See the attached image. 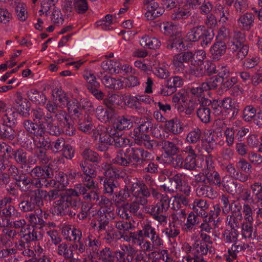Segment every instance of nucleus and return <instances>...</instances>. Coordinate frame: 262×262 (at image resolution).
<instances>
[{
    "instance_id": "nucleus-38",
    "label": "nucleus",
    "mask_w": 262,
    "mask_h": 262,
    "mask_svg": "<svg viewBox=\"0 0 262 262\" xmlns=\"http://www.w3.org/2000/svg\"><path fill=\"white\" fill-rule=\"evenodd\" d=\"M244 35L241 32L235 33L233 38L228 42L229 49L232 52H235L243 44Z\"/></svg>"
},
{
    "instance_id": "nucleus-53",
    "label": "nucleus",
    "mask_w": 262,
    "mask_h": 262,
    "mask_svg": "<svg viewBox=\"0 0 262 262\" xmlns=\"http://www.w3.org/2000/svg\"><path fill=\"white\" fill-rule=\"evenodd\" d=\"M238 232L237 230L226 229L223 233V241L225 243L232 244L237 242Z\"/></svg>"
},
{
    "instance_id": "nucleus-10",
    "label": "nucleus",
    "mask_w": 262,
    "mask_h": 262,
    "mask_svg": "<svg viewBox=\"0 0 262 262\" xmlns=\"http://www.w3.org/2000/svg\"><path fill=\"white\" fill-rule=\"evenodd\" d=\"M164 130L167 135L171 133L174 135L181 134L183 131V125L180 120L177 118L170 120L166 119L164 125Z\"/></svg>"
},
{
    "instance_id": "nucleus-57",
    "label": "nucleus",
    "mask_w": 262,
    "mask_h": 262,
    "mask_svg": "<svg viewBox=\"0 0 262 262\" xmlns=\"http://www.w3.org/2000/svg\"><path fill=\"white\" fill-rule=\"evenodd\" d=\"M236 194L238 195L239 199L241 200L254 204L255 201L250 191L247 188H245L243 185L241 189H237Z\"/></svg>"
},
{
    "instance_id": "nucleus-55",
    "label": "nucleus",
    "mask_w": 262,
    "mask_h": 262,
    "mask_svg": "<svg viewBox=\"0 0 262 262\" xmlns=\"http://www.w3.org/2000/svg\"><path fill=\"white\" fill-rule=\"evenodd\" d=\"M45 124H46V128L50 135L59 136L61 134V129L59 128L57 123L53 118L52 116H51V118L47 121Z\"/></svg>"
},
{
    "instance_id": "nucleus-62",
    "label": "nucleus",
    "mask_w": 262,
    "mask_h": 262,
    "mask_svg": "<svg viewBox=\"0 0 262 262\" xmlns=\"http://www.w3.org/2000/svg\"><path fill=\"white\" fill-rule=\"evenodd\" d=\"M122 102L121 97L117 94H112L104 100V103L110 109L118 106Z\"/></svg>"
},
{
    "instance_id": "nucleus-1",
    "label": "nucleus",
    "mask_w": 262,
    "mask_h": 262,
    "mask_svg": "<svg viewBox=\"0 0 262 262\" xmlns=\"http://www.w3.org/2000/svg\"><path fill=\"white\" fill-rule=\"evenodd\" d=\"M30 174L34 181L35 187L37 189L43 187L53 186L55 185L54 180L48 179L53 176V172L49 167L43 169L40 166H36L31 170Z\"/></svg>"
},
{
    "instance_id": "nucleus-31",
    "label": "nucleus",
    "mask_w": 262,
    "mask_h": 262,
    "mask_svg": "<svg viewBox=\"0 0 262 262\" xmlns=\"http://www.w3.org/2000/svg\"><path fill=\"white\" fill-rule=\"evenodd\" d=\"M35 147L39 150H48L51 147V141L49 137L45 136V134H40L33 138Z\"/></svg>"
},
{
    "instance_id": "nucleus-45",
    "label": "nucleus",
    "mask_w": 262,
    "mask_h": 262,
    "mask_svg": "<svg viewBox=\"0 0 262 262\" xmlns=\"http://www.w3.org/2000/svg\"><path fill=\"white\" fill-rule=\"evenodd\" d=\"M102 168L104 170L103 174L106 177L111 178H119L121 176V171L120 169L111 165L103 163L102 165Z\"/></svg>"
},
{
    "instance_id": "nucleus-36",
    "label": "nucleus",
    "mask_w": 262,
    "mask_h": 262,
    "mask_svg": "<svg viewBox=\"0 0 262 262\" xmlns=\"http://www.w3.org/2000/svg\"><path fill=\"white\" fill-rule=\"evenodd\" d=\"M140 43L144 48L156 49L161 46L160 41L156 37H149L147 35H143L140 39Z\"/></svg>"
},
{
    "instance_id": "nucleus-59",
    "label": "nucleus",
    "mask_w": 262,
    "mask_h": 262,
    "mask_svg": "<svg viewBox=\"0 0 262 262\" xmlns=\"http://www.w3.org/2000/svg\"><path fill=\"white\" fill-rule=\"evenodd\" d=\"M82 156L85 160L93 163H99L101 160L100 156L96 152L90 149H85L82 154Z\"/></svg>"
},
{
    "instance_id": "nucleus-47",
    "label": "nucleus",
    "mask_w": 262,
    "mask_h": 262,
    "mask_svg": "<svg viewBox=\"0 0 262 262\" xmlns=\"http://www.w3.org/2000/svg\"><path fill=\"white\" fill-rule=\"evenodd\" d=\"M254 203L262 201V184L259 182H255L250 186Z\"/></svg>"
},
{
    "instance_id": "nucleus-22",
    "label": "nucleus",
    "mask_w": 262,
    "mask_h": 262,
    "mask_svg": "<svg viewBox=\"0 0 262 262\" xmlns=\"http://www.w3.org/2000/svg\"><path fill=\"white\" fill-rule=\"evenodd\" d=\"M163 203H157L156 205H150L144 207L146 213L150 214L154 217L158 214H161L166 212L169 206L165 200L163 201Z\"/></svg>"
},
{
    "instance_id": "nucleus-61",
    "label": "nucleus",
    "mask_w": 262,
    "mask_h": 262,
    "mask_svg": "<svg viewBox=\"0 0 262 262\" xmlns=\"http://www.w3.org/2000/svg\"><path fill=\"white\" fill-rule=\"evenodd\" d=\"M79 166L83 172V177L95 178L96 176V170L92 168L91 165H89L86 162L81 161L79 163Z\"/></svg>"
},
{
    "instance_id": "nucleus-28",
    "label": "nucleus",
    "mask_w": 262,
    "mask_h": 262,
    "mask_svg": "<svg viewBox=\"0 0 262 262\" xmlns=\"http://www.w3.org/2000/svg\"><path fill=\"white\" fill-rule=\"evenodd\" d=\"M94 135L99 136V142L110 145L113 144V135L107 133V129L104 126H99L94 132Z\"/></svg>"
},
{
    "instance_id": "nucleus-18",
    "label": "nucleus",
    "mask_w": 262,
    "mask_h": 262,
    "mask_svg": "<svg viewBox=\"0 0 262 262\" xmlns=\"http://www.w3.org/2000/svg\"><path fill=\"white\" fill-rule=\"evenodd\" d=\"M254 19L253 13L246 12L237 19V25L242 30L249 31L254 26Z\"/></svg>"
},
{
    "instance_id": "nucleus-34",
    "label": "nucleus",
    "mask_w": 262,
    "mask_h": 262,
    "mask_svg": "<svg viewBox=\"0 0 262 262\" xmlns=\"http://www.w3.org/2000/svg\"><path fill=\"white\" fill-rule=\"evenodd\" d=\"M51 116L50 114L45 115L43 110L39 107H36L31 111L32 120L39 123H42L43 125L47 121L51 118Z\"/></svg>"
},
{
    "instance_id": "nucleus-64",
    "label": "nucleus",
    "mask_w": 262,
    "mask_h": 262,
    "mask_svg": "<svg viewBox=\"0 0 262 262\" xmlns=\"http://www.w3.org/2000/svg\"><path fill=\"white\" fill-rule=\"evenodd\" d=\"M159 253L160 258L165 262H174L175 259L179 256L177 252L172 250L169 252L166 250H160Z\"/></svg>"
},
{
    "instance_id": "nucleus-32",
    "label": "nucleus",
    "mask_w": 262,
    "mask_h": 262,
    "mask_svg": "<svg viewBox=\"0 0 262 262\" xmlns=\"http://www.w3.org/2000/svg\"><path fill=\"white\" fill-rule=\"evenodd\" d=\"M18 186L20 189L24 191H33V189L35 187L34 181L32 179L26 176V174H21L19 178L16 181Z\"/></svg>"
},
{
    "instance_id": "nucleus-4",
    "label": "nucleus",
    "mask_w": 262,
    "mask_h": 262,
    "mask_svg": "<svg viewBox=\"0 0 262 262\" xmlns=\"http://www.w3.org/2000/svg\"><path fill=\"white\" fill-rule=\"evenodd\" d=\"M192 57V52L186 51L176 54L172 59V63L175 70L178 72L183 73L186 69L185 63L190 62Z\"/></svg>"
},
{
    "instance_id": "nucleus-5",
    "label": "nucleus",
    "mask_w": 262,
    "mask_h": 262,
    "mask_svg": "<svg viewBox=\"0 0 262 262\" xmlns=\"http://www.w3.org/2000/svg\"><path fill=\"white\" fill-rule=\"evenodd\" d=\"M241 208V207L239 206L236 210H231V213L228 214L226 218L225 225L231 229L237 230L243 222Z\"/></svg>"
},
{
    "instance_id": "nucleus-49",
    "label": "nucleus",
    "mask_w": 262,
    "mask_h": 262,
    "mask_svg": "<svg viewBox=\"0 0 262 262\" xmlns=\"http://www.w3.org/2000/svg\"><path fill=\"white\" fill-rule=\"evenodd\" d=\"M99 259L102 262H113L115 259V251L111 250L110 248L105 247L97 253Z\"/></svg>"
},
{
    "instance_id": "nucleus-48",
    "label": "nucleus",
    "mask_w": 262,
    "mask_h": 262,
    "mask_svg": "<svg viewBox=\"0 0 262 262\" xmlns=\"http://www.w3.org/2000/svg\"><path fill=\"white\" fill-rule=\"evenodd\" d=\"M42 237V234L40 231L34 228L28 229L26 233L24 235L23 238L27 243L39 241Z\"/></svg>"
},
{
    "instance_id": "nucleus-17",
    "label": "nucleus",
    "mask_w": 262,
    "mask_h": 262,
    "mask_svg": "<svg viewBox=\"0 0 262 262\" xmlns=\"http://www.w3.org/2000/svg\"><path fill=\"white\" fill-rule=\"evenodd\" d=\"M69 212V206L64 192L61 193L59 200L54 203L53 213L55 215H63Z\"/></svg>"
},
{
    "instance_id": "nucleus-58",
    "label": "nucleus",
    "mask_w": 262,
    "mask_h": 262,
    "mask_svg": "<svg viewBox=\"0 0 262 262\" xmlns=\"http://www.w3.org/2000/svg\"><path fill=\"white\" fill-rule=\"evenodd\" d=\"M129 196V190L128 189H123L119 191L113 196V200L115 205L118 206L121 205V203L126 201Z\"/></svg>"
},
{
    "instance_id": "nucleus-24",
    "label": "nucleus",
    "mask_w": 262,
    "mask_h": 262,
    "mask_svg": "<svg viewBox=\"0 0 262 262\" xmlns=\"http://www.w3.org/2000/svg\"><path fill=\"white\" fill-rule=\"evenodd\" d=\"M199 223V219L197 215L193 212H190L187 217L186 222L182 227V230L185 233H191L195 231Z\"/></svg>"
},
{
    "instance_id": "nucleus-23",
    "label": "nucleus",
    "mask_w": 262,
    "mask_h": 262,
    "mask_svg": "<svg viewBox=\"0 0 262 262\" xmlns=\"http://www.w3.org/2000/svg\"><path fill=\"white\" fill-rule=\"evenodd\" d=\"M253 221H243L240 228L243 237L253 239L256 237V230L253 228Z\"/></svg>"
},
{
    "instance_id": "nucleus-7",
    "label": "nucleus",
    "mask_w": 262,
    "mask_h": 262,
    "mask_svg": "<svg viewBox=\"0 0 262 262\" xmlns=\"http://www.w3.org/2000/svg\"><path fill=\"white\" fill-rule=\"evenodd\" d=\"M209 207V205L207 201L198 199H195L193 202L189 205V207L193 210L192 212L198 216L201 217L208 216L207 211Z\"/></svg>"
},
{
    "instance_id": "nucleus-37",
    "label": "nucleus",
    "mask_w": 262,
    "mask_h": 262,
    "mask_svg": "<svg viewBox=\"0 0 262 262\" xmlns=\"http://www.w3.org/2000/svg\"><path fill=\"white\" fill-rule=\"evenodd\" d=\"M166 47L168 49H175L177 51H182L185 47L183 38L179 34L171 36Z\"/></svg>"
},
{
    "instance_id": "nucleus-33",
    "label": "nucleus",
    "mask_w": 262,
    "mask_h": 262,
    "mask_svg": "<svg viewBox=\"0 0 262 262\" xmlns=\"http://www.w3.org/2000/svg\"><path fill=\"white\" fill-rule=\"evenodd\" d=\"M64 238L69 241L76 242L82 239V234L81 230L76 228L66 227L62 231Z\"/></svg>"
},
{
    "instance_id": "nucleus-51",
    "label": "nucleus",
    "mask_w": 262,
    "mask_h": 262,
    "mask_svg": "<svg viewBox=\"0 0 262 262\" xmlns=\"http://www.w3.org/2000/svg\"><path fill=\"white\" fill-rule=\"evenodd\" d=\"M214 11L218 15L220 16V21L222 23H226L229 18L230 15L229 10L227 7L217 4L216 5Z\"/></svg>"
},
{
    "instance_id": "nucleus-6",
    "label": "nucleus",
    "mask_w": 262,
    "mask_h": 262,
    "mask_svg": "<svg viewBox=\"0 0 262 262\" xmlns=\"http://www.w3.org/2000/svg\"><path fill=\"white\" fill-rule=\"evenodd\" d=\"M213 254L215 253L214 249L210 245L199 242L196 239L193 244L192 255L196 257H202L208 253Z\"/></svg>"
},
{
    "instance_id": "nucleus-21",
    "label": "nucleus",
    "mask_w": 262,
    "mask_h": 262,
    "mask_svg": "<svg viewBox=\"0 0 262 262\" xmlns=\"http://www.w3.org/2000/svg\"><path fill=\"white\" fill-rule=\"evenodd\" d=\"M187 91L188 94L192 97L198 98V101L201 103L202 98H205L204 93L208 91V86L205 84L204 82L201 84L188 87Z\"/></svg>"
},
{
    "instance_id": "nucleus-16",
    "label": "nucleus",
    "mask_w": 262,
    "mask_h": 262,
    "mask_svg": "<svg viewBox=\"0 0 262 262\" xmlns=\"http://www.w3.org/2000/svg\"><path fill=\"white\" fill-rule=\"evenodd\" d=\"M146 6V12L145 16L148 20H153L161 16L164 12V9L159 6L156 2H151L148 4H144Z\"/></svg>"
},
{
    "instance_id": "nucleus-15",
    "label": "nucleus",
    "mask_w": 262,
    "mask_h": 262,
    "mask_svg": "<svg viewBox=\"0 0 262 262\" xmlns=\"http://www.w3.org/2000/svg\"><path fill=\"white\" fill-rule=\"evenodd\" d=\"M182 144V141L179 138L174 137L172 141L164 140L162 142V148L165 153L169 156H174L179 152L177 146Z\"/></svg>"
},
{
    "instance_id": "nucleus-35",
    "label": "nucleus",
    "mask_w": 262,
    "mask_h": 262,
    "mask_svg": "<svg viewBox=\"0 0 262 262\" xmlns=\"http://www.w3.org/2000/svg\"><path fill=\"white\" fill-rule=\"evenodd\" d=\"M132 126L133 123L130 118L124 116L118 117L114 124V129L118 130L128 129Z\"/></svg>"
},
{
    "instance_id": "nucleus-63",
    "label": "nucleus",
    "mask_w": 262,
    "mask_h": 262,
    "mask_svg": "<svg viewBox=\"0 0 262 262\" xmlns=\"http://www.w3.org/2000/svg\"><path fill=\"white\" fill-rule=\"evenodd\" d=\"M191 14L187 9L179 8L174 10L171 15V18L174 20L187 19Z\"/></svg>"
},
{
    "instance_id": "nucleus-60",
    "label": "nucleus",
    "mask_w": 262,
    "mask_h": 262,
    "mask_svg": "<svg viewBox=\"0 0 262 262\" xmlns=\"http://www.w3.org/2000/svg\"><path fill=\"white\" fill-rule=\"evenodd\" d=\"M128 158L130 161L132 160L134 162L139 163L141 162V148L136 147H129L126 149Z\"/></svg>"
},
{
    "instance_id": "nucleus-56",
    "label": "nucleus",
    "mask_w": 262,
    "mask_h": 262,
    "mask_svg": "<svg viewBox=\"0 0 262 262\" xmlns=\"http://www.w3.org/2000/svg\"><path fill=\"white\" fill-rule=\"evenodd\" d=\"M220 104L225 110L232 111V116L236 115L238 113V110L236 108L237 105L235 102L230 97L224 99L220 103Z\"/></svg>"
},
{
    "instance_id": "nucleus-2",
    "label": "nucleus",
    "mask_w": 262,
    "mask_h": 262,
    "mask_svg": "<svg viewBox=\"0 0 262 262\" xmlns=\"http://www.w3.org/2000/svg\"><path fill=\"white\" fill-rule=\"evenodd\" d=\"M33 192L30 196H28L27 199L19 203V207L21 211L29 212L37 210L38 212H41L40 208L43 205L42 198H45L47 194V191L37 189Z\"/></svg>"
},
{
    "instance_id": "nucleus-14",
    "label": "nucleus",
    "mask_w": 262,
    "mask_h": 262,
    "mask_svg": "<svg viewBox=\"0 0 262 262\" xmlns=\"http://www.w3.org/2000/svg\"><path fill=\"white\" fill-rule=\"evenodd\" d=\"M195 193L199 197L207 198L211 200L217 196V192L214 188L206 184L199 185L195 189Z\"/></svg>"
},
{
    "instance_id": "nucleus-12",
    "label": "nucleus",
    "mask_w": 262,
    "mask_h": 262,
    "mask_svg": "<svg viewBox=\"0 0 262 262\" xmlns=\"http://www.w3.org/2000/svg\"><path fill=\"white\" fill-rule=\"evenodd\" d=\"M23 126L26 131L35 137L40 134L45 133V127L42 123H38L33 120H25Z\"/></svg>"
},
{
    "instance_id": "nucleus-20",
    "label": "nucleus",
    "mask_w": 262,
    "mask_h": 262,
    "mask_svg": "<svg viewBox=\"0 0 262 262\" xmlns=\"http://www.w3.org/2000/svg\"><path fill=\"white\" fill-rule=\"evenodd\" d=\"M227 46L223 41H215L210 49L212 58L213 60H219L226 53Z\"/></svg>"
},
{
    "instance_id": "nucleus-50",
    "label": "nucleus",
    "mask_w": 262,
    "mask_h": 262,
    "mask_svg": "<svg viewBox=\"0 0 262 262\" xmlns=\"http://www.w3.org/2000/svg\"><path fill=\"white\" fill-rule=\"evenodd\" d=\"M127 156L126 150L124 152L122 150L119 149L117 151L115 158L113 160V162L114 164L126 166L130 163V159L128 158Z\"/></svg>"
},
{
    "instance_id": "nucleus-30",
    "label": "nucleus",
    "mask_w": 262,
    "mask_h": 262,
    "mask_svg": "<svg viewBox=\"0 0 262 262\" xmlns=\"http://www.w3.org/2000/svg\"><path fill=\"white\" fill-rule=\"evenodd\" d=\"M9 157L20 165L22 168H24L27 164V153L22 149H12Z\"/></svg>"
},
{
    "instance_id": "nucleus-44",
    "label": "nucleus",
    "mask_w": 262,
    "mask_h": 262,
    "mask_svg": "<svg viewBox=\"0 0 262 262\" xmlns=\"http://www.w3.org/2000/svg\"><path fill=\"white\" fill-rule=\"evenodd\" d=\"M106 214L96 215L95 219L96 221H92L93 227L98 230V231H101L105 229L106 226L108 224V218Z\"/></svg>"
},
{
    "instance_id": "nucleus-39",
    "label": "nucleus",
    "mask_w": 262,
    "mask_h": 262,
    "mask_svg": "<svg viewBox=\"0 0 262 262\" xmlns=\"http://www.w3.org/2000/svg\"><path fill=\"white\" fill-rule=\"evenodd\" d=\"M143 244L137 245L139 247L140 249L138 250V252L135 255V260L136 261L148 262L150 258H158V256L153 255L155 252H151L150 253L147 254V252L151 251L152 250H146L143 248L144 246H142Z\"/></svg>"
},
{
    "instance_id": "nucleus-54",
    "label": "nucleus",
    "mask_w": 262,
    "mask_h": 262,
    "mask_svg": "<svg viewBox=\"0 0 262 262\" xmlns=\"http://www.w3.org/2000/svg\"><path fill=\"white\" fill-rule=\"evenodd\" d=\"M57 252L59 255H62L65 258H71L74 255L72 245H69L65 243L58 245Z\"/></svg>"
},
{
    "instance_id": "nucleus-3",
    "label": "nucleus",
    "mask_w": 262,
    "mask_h": 262,
    "mask_svg": "<svg viewBox=\"0 0 262 262\" xmlns=\"http://www.w3.org/2000/svg\"><path fill=\"white\" fill-rule=\"evenodd\" d=\"M154 128L152 119L148 118L140 119L139 125L134 130V137L136 141H142L144 139L149 138L147 134L151 131Z\"/></svg>"
},
{
    "instance_id": "nucleus-46",
    "label": "nucleus",
    "mask_w": 262,
    "mask_h": 262,
    "mask_svg": "<svg viewBox=\"0 0 262 262\" xmlns=\"http://www.w3.org/2000/svg\"><path fill=\"white\" fill-rule=\"evenodd\" d=\"M120 62L113 60H107L101 63V67L111 73H119Z\"/></svg>"
},
{
    "instance_id": "nucleus-41",
    "label": "nucleus",
    "mask_w": 262,
    "mask_h": 262,
    "mask_svg": "<svg viewBox=\"0 0 262 262\" xmlns=\"http://www.w3.org/2000/svg\"><path fill=\"white\" fill-rule=\"evenodd\" d=\"M69 113L74 117L81 119L83 116L81 113V110L79 106V103L77 100L74 99L69 101L67 105Z\"/></svg>"
},
{
    "instance_id": "nucleus-9",
    "label": "nucleus",
    "mask_w": 262,
    "mask_h": 262,
    "mask_svg": "<svg viewBox=\"0 0 262 262\" xmlns=\"http://www.w3.org/2000/svg\"><path fill=\"white\" fill-rule=\"evenodd\" d=\"M200 106L197 110V116L201 121L204 123H208L210 120V110L207 107L211 101L209 99L203 98L201 100Z\"/></svg>"
},
{
    "instance_id": "nucleus-29",
    "label": "nucleus",
    "mask_w": 262,
    "mask_h": 262,
    "mask_svg": "<svg viewBox=\"0 0 262 262\" xmlns=\"http://www.w3.org/2000/svg\"><path fill=\"white\" fill-rule=\"evenodd\" d=\"M114 116V112L112 109L107 107L104 108L102 106H98L96 109V116L102 122H107L111 120Z\"/></svg>"
},
{
    "instance_id": "nucleus-11",
    "label": "nucleus",
    "mask_w": 262,
    "mask_h": 262,
    "mask_svg": "<svg viewBox=\"0 0 262 262\" xmlns=\"http://www.w3.org/2000/svg\"><path fill=\"white\" fill-rule=\"evenodd\" d=\"M206 57V53L203 50H198L194 53L192 52L191 63L189 66L190 72L192 75L194 73L195 69L200 68L204 65L205 63L204 60Z\"/></svg>"
},
{
    "instance_id": "nucleus-42",
    "label": "nucleus",
    "mask_w": 262,
    "mask_h": 262,
    "mask_svg": "<svg viewBox=\"0 0 262 262\" xmlns=\"http://www.w3.org/2000/svg\"><path fill=\"white\" fill-rule=\"evenodd\" d=\"M204 172L206 175L207 183L219 187L221 186V178L219 172L215 169Z\"/></svg>"
},
{
    "instance_id": "nucleus-19",
    "label": "nucleus",
    "mask_w": 262,
    "mask_h": 262,
    "mask_svg": "<svg viewBox=\"0 0 262 262\" xmlns=\"http://www.w3.org/2000/svg\"><path fill=\"white\" fill-rule=\"evenodd\" d=\"M150 241H143L142 246L146 250H153L155 248H160L163 246L164 242L160 237L159 234L156 232L148 238Z\"/></svg>"
},
{
    "instance_id": "nucleus-52",
    "label": "nucleus",
    "mask_w": 262,
    "mask_h": 262,
    "mask_svg": "<svg viewBox=\"0 0 262 262\" xmlns=\"http://www.w3.org/2000/svg\"><path fill=\"white\" fill-rule=\"evenodd\" d=\"M119 238H122L126 242L132 243L134 245H138L141 244L138 231L130 232L129 233L124 232L120 234Z\"/></svg>"
},
{
    "instance_id": "nucleus-25",
    "label": "nucleus",
    "mask_w": 262,
    "mask_h": 262,
    "mask_svg": "<svg viewBox=\"0 0 262 262\" xmlns=\"http://www.w3.org/2000/svg\"><path fill=\"white\" fill-rule=\"evenodd\" d=\"M104 86L111 90H120L124 87V80L122 78H115L105 75L101 79Z\"/></svg>"
},
{
    "instance_id": "nucleus-40",
    "label": "nucleus",
    "mask_w": 262,
    "mask_h": 262,
    "mask_svg": "<svg viewBox=\"0 0 262 262\" xmlns=\"http://www.w3.org/2000/svg\"><path fill=\"white\" fill-rule=\"evenodd\" d=\"M156 232L157 231L155 228L152 226L150 222L144 223L142 226V229L138 230L141 243H142V239L143 241H146V239H145V237L149 238L150 236L152 235Z\"/></svg>"
},
{
    "instance_id": "nucleus-43",
    "label": "nucleus",
    "mask_w": 262,
    "mask_h": 262,
    "mask_svg": "<svg viewBox=\"0 0 262 262\" xmlns=\"http://www.w3.org/2000/svg\"><path fill=\"white\" fill-rule=\"evenodd\" d=\"M205 29V27L202 25L193 27L186 35L187 40L193 42L199 41Z\"/></svg>"
},
{
    "instance_id": "nucleus-13",
    "label": "nucleus",
    "mask_w": 262,
    "mask_h": 262,
    "mask_svg": "<svg viewBox=\"0 0 262 262\" xmlns=\"http://www.w3.org/2000/svg\"><path fill=\"white\" fill-rule=\"evenodd\" d=\"M221 186H223V190L232 195L237 193V189L239 190L242 188V184L238 183L236 180L229 177H224L221 180Z\"/></svg>"
},
{
    "instance_id": "nucleus-27",
    "label": "nucleus",
    "mask_w": 262,
    "mask_h": 262,
    "mask_svg": "<svg viewBox=\"0 0 262 262\" xmlns=\"http://www.w3.org/2000/svg\"><path fill=\"white\" fill-rule=\"evenodd\" d=\"M217 69L215 65L207 61L200 68H198L194 70L195 72L193 74L196 77H202L204 75H211L216 73Z\"/></svg>"
},
{
    "instance_id": "nucleus-8",
    "label": "nucleus",
    "mask_w": 262,
    "mask_h": 262,
    "mask_svg": "<svg viewBox=\"0 0 262 262\" xmlns=\"http://www.w3.org/2000/svg\"><path fill=\"white\" fill-rule=\"evenodd\" d=\"M100 206L97 215L106 214L110 217L114 218V207L112 202L106 196H100V199L96 204Z\"/></svg>"
},
{
    "instance_id": "nucleus-26",
    "label": "nucleus",
    "mask_w": 262,
    "mask_h": 262,
    "mask_svg": "<svg viewBox=\"0 0 262 262\" xmlns=\"http://www.w3.org/2000/svg\"><path fill=\"white\" fill-rule=\"evenodd\" d=\"M66 199H67V203L70 207L74 210H77L80 208L81 202L80 199L74 198L78 197L76 191L73 189H68L64 191Z\"/></svg>"
}]
</instances>
